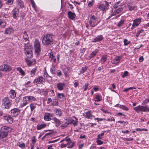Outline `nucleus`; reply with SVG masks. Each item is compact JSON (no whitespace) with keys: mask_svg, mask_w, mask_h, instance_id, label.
Listing matches in <instances>:
<instances>
[{"mask_svg":"<svg viewBox=\"0 0 149 149\" xmlns=\"http://www.w3.org/2000/svg\"><path fill=\"white\" fill-rule=\"evenodd\" d=\"M54 36L52 34L46 35L43 38L42 43L45 46H49L54 43Z\"/></svg>","mask_w":149,"mask_h":149,"instance_id":"1","label":"nucleus"},{"mask_svg":"<svg viewBox=\"0 0 149 149\" xmlns=\"http://www.w3.org/2000/svg\"><path fill=\"white\" fill-rule=\"evenodd\" d=\"M13 130L12 128L8 126L2 127L0 131V139L6 138L8 135V133L12 132Z\"/></svg>","mask_w":149,"mask_h":149,"instance_id":"2","label":"nucleus"},{"mask_svg":"<svg viewBox=\"0 0 149 149\" xmlns=\"http://www.w3.org/2000/svg\"><path fill=\"white\" fill-rule=\"evenodd\" d=\"M24 54L26 55V58H31L33 57L32 50L33 47L30 45H26L25 44L24 46Z\"/></svg>","mask_w":149,"mask_h":149,"instance_id":"3","label":"nucleus"},{"mask_svg":"<svg viewBox=\"0 0 149 149\" xmlns=\"http://www.w3.org/2000/svg\"><path fill=\"white\" fill-rule=\"evenodd\" d=\"M12 101L8 97H6L2 100V107L5 109H9L12 105Z\"/></svg>","mask_w":149,"mask_h":149,"instance_id":"4","label":"nucleus"},{"mask_svg":"<svg viewBox=\"0 0 149 149\" xmlns=\"http://www.w3.org/2000/svg\"><path fill=\"white\" fill-rule=\"evenodd\" d=\"M133 109L137 113H139L141 112H149V108L148 106H143L140 105L135 107Z\"/></svg>","mask_w":149,"mask_h":149,"instance_id":"5","label":"nucleus"},{"mask_svg":"<svg viewBox=\"0 0 149 149\" xmlns=\"http://www.w3.org/2000/svg\"><path fill=\"white\" fill-rule=\"evenodd\" d=\"M99 18L95 17L94 15H92L90 18L88 23L91 27H94L100 22Z\"/></svg>","mask_w":149,"mask_h":149,"instance_id":"6","label":"nucleus"},{"mask_svg":"<svg viewBox=\"0 0 149 149\" xmlns=\"http://www.w3.org/2000/svg\"><path fill=\"white\" fill-rule=\"evenodd\" d=\"M34 47L35 52L38 54H40L41 52V47L40 42L39 40L36 39L34 42Z\"/></svg>","mask_w":149,"mask_h":149,"instance_id":"7","label":"nucleus"},{"mask_svg":"<svg viewBox=\"0 0 149 149\" xmlns=\"http://www.w3.org/2000/svg\"><path fill=\"white\" fill-rule=\"evenodd\" d=\"M104 2L105 4H102L98 6V8L103 13L106 12L107 10L108 9V7L109 6V4L107 1H105Z\"/></svg>","mask_w":149,"mask_h":149,"instance_id":"8","label":"nucleus"},{"mask_svg":"<svg viewBox=\"0 0 149 149\" xmlns=\"http://www.w3.org/2000/svg\"><path fill=\"white\" fill-rule=\"evenodd\" d=\"M45 80V79L42 77L39 76L34 80L33 83L36 85L41 84L43 85Z\"/></svg>","mask_w":149,"mask_h":149,"instance_id":"9","label":"nucleus"},{"mask_svg":"<svg viewBox=\"0 0 149 149\" xmlns=\"http://www.w3.org/2000/svg\"><path fill=\"white\" fill-rule=\"evenodd\" d=\"M20 112L21 110L18 108H15L10 110L11 116L15 117L17 116L20 113Z\"/></svg>","mask_w":149,"mask_h":149,"instance_id":"10","label":"nucleus"},{"mask_svg":"<svg viewBox=\"0 0 149 149\" xmlns=\"http://www.w3.org/2000/svg\"><path fill=\"white\" fill-rule=\"evenodd\" d=\"M11 13V15L13 18L14 19H17L19 16V9L16 8H15Z\"/></svg>","mask_w":149,"mask_h":149,"instance_id":"11","label":"nucleus"},{"mask_svg":"<svg viewBox=\"0 0 149 149\" xmlns=\"http://www.w3.org/2000/svg\"><path fill=\"white\" fill-rule=\"evenodd\" d=\"M12 69L11 67L7 64H3L0 66V70L3 71L9 72Z\"/></svg>","mask_w":149,"mask_h":149,"instance_id":"12","label":"nucleus"},{"mask_svg":"<svg viewBox=\"0 0 149 149\" xmlns=\"http://www.w3.org/2000/svg\"><path fill=\"white\" fill-rule=\"evenodd\" d=\"M22 42H25L24 44V46H25V44H26V45H30L29 44V37L26 31H24Z\"/></svg>","mask_w":149,"mask_h":149,"instance_id":"13","label":"nucleus"},{"mask_svg":"<svg viewBox=\"0 0 149 149\" xmlns=\"http://www.w3.org/2000/svg\"><path fill=\"white\" fill-rule=\"evenodd\" d=\"M141 22V18H139L134 20H133V23L131 28V29L133 30L136 26H138L140 24Z\"/></svg>","mask_w":149,"mask_h":149,"instance_id":"14","label":"nucleus"},{"mask_svg":"<svg viewBox=\"0 0 149 149\" xmlns=\"http://www.w3.org/2000/svg\"><path fill=\"white\" fill-rule=\"evenodd\" d=\"M16 8L19 9H22L24 6V3L22 0H16Z\"/></svg>","mask_w":149,"mask_h":149,"instance_id":"15","label":"nucleus"},{"mask_svg":"<svg viewBox=\"0 0 149 149\" xmlns=\"http://www.w3.org/2000/svg\"><path fill=\"white\" fill-rule=\"evenodd\" d=\"M123 56H119L116 57L114 59L111 61V63L113 64H116L121 62L122 61Z\"/></svg>","mask_w":149,"mask_h":149,"instance_id":"16","label":"nucleus"},{"mask_svg":"<svg viewBox=\"0 0 149 149\" xmlns=\"http://www.w3.org/2000/svg\"><path fill=\"white\" fill-rule=\"evenodd\" d=\"M53 114L48 113H46L44 114V119L45 121H50L51 120H52V119H51V118L53 117Z\"/></svg>","mask_w":149,"mask_h":149,"instance_id":"17","label":"nucleus"},{"mask_svg":"<svg viewBox=\"0 0 149 149\" xmlns=\"http://www.w3.org/2000/svg\"><path fill=\"white\" fill-rule=\"evenodd\" d=\"M104 39L103 36L101 35L97 36L96 37L93 39L92 42H97L102 41Z\"/></svg>","mask_w":149,"mask_h":149,"instance_id":"18","label":"nucleus"},{"mask_svg":"<svg viewBox=\"0 0 149 149\" xmlns=\"http://www.w3.org/2000/svg\"><path fill=\"white\" fill-rule=\"evenodd\" d=\"M28 58H25V61L28 66H30L31 64L34 65L36 63V62L35 59H32L31 60Z\"/></svg>","mask_w":149,"mask_h":149,"instance_id":"19","label":"nucleus"},{"mask_svg":"<svg viewBox=\"0 0 149 149\" xmlns=\"http://www.w3.org/2000/svg\"><path fill=\"white\" fill-rule=\"evenodd\" d=\"M65 85V84L64 83L59 82L57 84L56 87L58 90L62 91L63 90Z\"/></svg>","mask_w":149,"mask_h":149,"instance_id":"20","label":"nucleus"},{"mask_svg":"<svg viewBox=\"0 0 149 149\" xmlns=\"http://www.w3.org/2000/svg\"><path fill=\"white\" fill-rule=\"evenodd\" d=\"M23 103L21 104L22 107H24L29 102L27 96H25L23 98Z\"/></svg>","mask_w":149,"mask_h":149,"instance_id":"21","label":"nucleus"},{"mask_svg":"<svg viewBox=\"0 0 149 149\" xmlns=\"http://www.w3.org/2000/svg\"><path fill=\"white\" fill-rule=\"evenodd\" d=\"M68 17L70 19L74 20L75 19L76 15L74 13L71 11H69L68 13Z\"/></svg>","mask_w":149,"mask_h":149,"instance_id":"22","label":"nucleus"},{"mask_svg":"<svg viewBox=\"0 0 149 149\" xmlns=\"http://www.w3.org/2000/svg\"><path fill=\"white\" fill-rule=\"evenodd\" d=\"M12 117L10 115H8L5 116H4L3 117L5 120H7L9 123H11L13 122L14 120Z\"/></svg>","mask_w":149,"mask_h":149,"instance_id":"23","label":"nucleus"},{"mask_svg":"<svg viewBox=\"0 0 149 149\" xmlns=\"http://www.w3.org/2000/svg\"><path fill=\"white\" fill-rule=\"evenodd\" d=\"M52 120L54 121V123L55 124L56 127H58L61 124V121L56 118L54 117L52 118Z\"/></svg>","mask_w":149,"mask_h":149,"instance_id":"24","label":"nucleus"},{"mask_svg":"<svg viewBox=\"0 0 149 149\" xmlns=\"http://www.w3.org/2000/svg\"><path fill=\"white\" fill-rule=\"evenodd\" d=\"M44 74L48 82L51 81L52 80V77L48 74L46 70H45V71L44 72Z\"/></svg>","mask_w":149,"mask_h":149,"instance_id":"25","label":"nucleus"},{"mask_svg":"<svg viewBox=\"0 0 149 149\" xmlns=\"http://www.w3.org/2000/svg\"><path fill=\"white\" fill-rule=\"evenodd\" d=\"M95 117V116L91 114L90 111H88L86 113V115H84V117L88 119H90V117Z\"/></svg>","mask_w":149,"mask_h":149,"instance_id":"26","label":"nucleus"},{"mask_svg":"<svg viewBox=\"0 0 149 149\" xmlns=\"http://www.w3.org/2000/svg\"><path fill=\"white\" fill-rule=\"evenodd\" d=\"M98 52V51L95 50V51L92 52L90 55L88 56V59L90 60L95 57L96 54Z\"/></svg>","mask_w":149,"mask_h":149,"instance_id":"27","label":"nucleus"},{"mask_svg":"<svg viewBox=\"0 0 149 149\" xmlns=\"http://www.w3.org/2000/svg\"><path fill=\"white\" fill-rule=\"evenodd\" d=\"M13 32L14 30L13 29L9 28L5 30L4 33L6 34H11Z\"/></svg>","mask_w":149,"mask_h":149,"instance_id":"28","label":"nucleus"},{"mask_svg":"<svg viewBox=\"0 0 149 149\" xmlns=\"http://www.w3.org/2000/svg\"><path fill=\"white\" fill-rule=\"evenodd\" d=\"M123 9L122 8H119L116 10H115L113 12V15L116 16L118 14H119L123 10Z\"/></svg>","mask_w":149,"mask_h":149,"instance_id":"29","label":"nucleus"},{"mask_svg":"<svg viewBox=\"0 0 149 149\" xmlns=\"http://www.w3.org/2000/svg\"><path fill=\"white\" fill-rule=\"evenodd\" d=\"M9 95L11 98L14 99L16 96V93L15 91L14 90H11L9 93Z\"/></svg>","mask_w":149,"mask_h":149,"instance_id":"30","label":"nucleus"},{"mask_svg":"<svg viewBox=\"0 0 149 149\" xmlns=\"http://www.w3.org/2000/svg\"><path fill=\"white\" fill-rule=\"evenodd\" d=\"M76 120H72L70 121V124H73L74 126L77 125L78 122V119L76 117H74Z\"/></svg>","mask_w":149,"mask_h":149,"instance_id":"31","label":"nucleus"},{"mask_svg":"<svg viewBox=\"0 0 149 149\" xmlns=\"http://www.w3.org/2000/svg\"><path fill=\"white\" fill-rule=\"evenodd\" d=\"M46 126V124L45 123L42 124H38L37 126V129L38 130H40L43 128L45 127Z\"/></svg>","mask_w":149,"mask_h":149,"instance_id":"32","label":"nucleus"},{"mask_svg":"<svg viewBox=\"0 0 149 149\" xmlns=\"http://www.w3.org/2000/svg\"><path fill=\"white\" fill-rule=\"evenodd\" d=\"M95 98L96 100H95V101L96 102H98L102 100V96L99 95H97L96 96Z\"/></svg>","mask_w":149,"mask_h":149,"instance_id":"33","label":"nucleus"},{"mask_svg":"<svg viewBox=\"0 0 149 149\" xmlns=\"http://www.w3.org/2000/svg\"><path fill=\"white\" fill-rule=\"evenodd\" d=\"M87 68L88 67L86 66L82 67V68L80 70V72L79 73V74L80 75L85 72L87 70Z\"/></svg>","mask_w":149,"mask_h":149,"instance_id":"34","label":"nucleus"},{"mask_svg":"<svg viewBox=\"0 0 149 149\" xmlns=\"http://www.w3.org/2000/svg\"><path fill=\"white\" fill-rule=\"evenodd\" d=\"M56 114L60 116L61 115V110L60 109H55V110Z\"/></svg>","mask_w":149,"mask_h":149,"instance_id":"35","label":"nucleus"},{"mask_svg":"<svg viewBox=\"0 0 149 149\" xmlns=\"http://www.w3.org/2000/svg\"><path fill=\"white\" fill-rule=\"evenodd\" d=\"M127 6L129 10L130 11H132L134 9L136 8V6H134L131 5L130 3H129L127 4Z\"/></svg>","mask_w":149,"mask_h":149,"instance_id":"36","label":"nucleus"},{"mask_svg":"<svg viewBox=\"0 0 149 149\" xmlns=\"http://www.w3.org/2000/svg\"><path fill=\"white\" fill-rule=\"evenodd\" d=\"M37 70V68H35L33 69L31 71V77H33L36 73Z\"/></svg>","mask_w":149,"mask_h":149,"instance_id":"37","label":"nucleus"},{"mask_svg":"<svg viewBox=\"0 0 149 149\" xmlns=\"http://www.w3.org/2000/svg\"><path fill=\"white\" fill-rule=\"evenodd\" d=\"M70 69V68L68 67H66L64 69L63 71L64 74L65 76H66L67 73L69 71Z\"/></svg>","mask_w":149,"mask_h":149,"instance_id":"38","label":"nucleus"},{"mask_svg":"<svg viewBox=\"0 0 149 149\" xmlns=\"http://www.w3.org/2000/svg\"><path fill=\"white\" fill-rule=\"evenodd\" d=\"M29 101L32 102L35 101L36 98L34 97L31 96H27Z\"/></svg>","mask_w":149,"mask_h":149,"instance_id":"39","label":"nucleus"},{"mask_svg":"<svg viewBox=\"0 0 149 149\" xmlns=\"http://www.w3.org/2000/svg\"><path fill=\"white\" fill-rule=\"evenodd\" d=\"M107 60V56H103L100 59V61L101 62V63H104V62Z\"/></svg>","mask_w":149,"mask_h":149,"instance_id":"40","label":"nucleus"},{"mask_svg":"<svg viewBox=\"0 0 149 149\" xmlns=\"http://www.w3.org/2000/svg\"><path fill=\"white\" fill-rule=\"evenodd\" d=\"M58 101L57 100L54 99L53 100L52 104L54 106H57L58 105Z\"/></svg>","mask_w":149,"mask_h":149,"instance_id":"41","label":"nucleus"},{"mask_svg":"<svg viewBox=\"0 0 149 149\" xmlns=\"http://www.w3.org/2000/svg\"><path fill=\"white\" fill-rule=\"evenodd\" d=\"M6 24L5 21L0 19V25L3 27L5 26Z\"/></svg>","mask_w":149,"mask_h":149,"instance_id":"42","label":"nucleus"},{"mask_svg":"<svg viewBox=\"0 0 149 149\" xmlns=\"http://www.w3.org/2000/svg\"><path fill=\"white\" fill-rule=\"evenodd\" d=\"M51 53H52V52L51 51ZM49 58H51L52 60H53L54 62H55L56 61L55 57L53 56L52 54L50 53V55L49 56Z\"/></svg>","mask_w":149,"mask_h":149,"instance_id":"43","label":"nucleus"},{"mask_svg":"<svg viewBox=\"0 0 149 149\" xmlns=\"http://www.w3.org/2000/svg\"><path fill=\"white\" fill-rule=\"evenodd\" d=\"M57 96L58 97V100L62 99L63 97H65L63 93H58Z\"/></svg>","mask_w":149,"mask_h":149,"instance_id":"44","label":"nucleus"},{"mask_svg":"<svg viewBox=\"0 0 149 149\" xmlns=\"http://www.w3.org/2000/svg\"><path fill=\"white\" fill-rule=\"evenodd\" d=\"M124 22L125 21L124 19L121 20L117 24L118 26V27L121 26L124 24Z\"/></svg>","mask_w":149,"mask_h":149,"instance_id":"45","label":"nucleus"},{"mask_svg":"<svg viewBox=\"0 0 149 149\" xmlns=\"http://www.w3.org/2000/svg\"><path fill=\"white\" fill-rule=\"evenodd\" d=\"M17 69L22 75H25V72L20 67H18L17 68Z\"/></svg>","mask_w":149,"mask_h":149,"instance_id":"46","label":"nucleus"},{"mask_svg":"<svg viewBox=\"0 0 149 149\" xmlns=\"http://www.w3.org/2000/svg\"><path fill=\"white\" fill-rule=\"evenodd\" d=\"M6 3L8 5H10L12 4L14 0H6Z\"/></svg>","mask_w":149,"mask_h":149,"instance_id":"47","label":"nucleus"},{"mask_svg":"<svg viewBox=\"0 0 149 149\" xmlns=\"http://www.w3.org/2000/svg\"><path fill=\"white\" fill-rule=\"evenodd\" d=\"M119 108L125 111H128L129 110V109L128 107H125V106L123 105H120L119 106Z\"/></svg>","mask_w":149,"mask_h":149,"instance_id":"48","label":"nucleus"},{"mask_svg":"<svg viewBox=\"0 0 149 149\" xmlns=\"http://www.w3.org/2000/svg\"><path fill=\"white\" fill-rule=\"evenodd\" d=\"M120 3V1H119L116 2L115 4H114L113 6V8H117L119 6H121V5H119Z\"/></svg>","mask_w":149,"mask_h":149,"instance_id":"49","label":"nucleus"},{"mask_svg":"<svg viewBox=\"0 0 149 149\" xmlns=\"http://www.w3.org/2000/svg\"><path fill=\"white\" fill-rule=\"evenodd\" d=\"M17 146H19L21 148H24L25 147V145L24 143H20V142H18L17 143Z\"/></svg>","mask_w":149,"mask_h":149,"instance_id":"50","label":"nucleus"},{"mask_svg":"<svg viewBox=\"0 0 149 149\" xmlns=\"http://www.w3.org/2000/svg\"><path fill=\"white\" fill-rule=\"evenodd\" d=\"M75 143V142H71V143L67 146V148H72L74 147Z\"/></svg>","mask_w":149,"mask_h":149,"instance_id":"51","label":"nucleus"},{"mask_svg":"<svg viewBox=\"0 0 149 149\" xmlns=\"http://www.w3.org/2000/svg\"><path fill=\"white\" fill-rule=\"evenodd\" d=\"M67 3L68 4V5H67V7L68 8H69L70 9L72 10L74 8L72 5L70 4L68 2Z\"/></svg>","mask_w":149,"mask_h":149,"instance_id":"52","label":"nucleus"},{"mask_svg":"<svg viewBox=\"0 0 149 149\" xmlns=\"http://www.w3.org/2000/svg\"><path fill=\"white\" fill-rule=\"evenodd\" d=\"M105 131H103L100 134H99L97 135V139H100L102 138V136H103L104 134V132H105Z\"/></svg>","mask_w":149,"mask_h":149,"instance_id":"53","label":"nucleus"},{"mask_svg":"<svg viewBox=\"0 0 149 149\" xmlns=\"http://www.w3.org/2000/svg\"><path fill=\"white\" fill-rule=\"evenodd\" d=\"M36 107V106L34 104L32 103L30 104V108L31 111H33Z\"/></svg>","mask_w":149,"mask_h":149,"instance_id":"54","label":"nucleus"},{"mask_svg":"<svg viewBox=\"0 0 149 149\" xmlns=\"http://www.w3.org/2000/svg\"><path fill=\"white\" fill-rule=\"evenodd\" d=\"M130 43V41H128L127 39H125L124 40V45L125 46L127 45Z\"/></svg>","mask_w":149,"mask_h":149,"instance_id":"55","label":"nucleus"},{"mask_svg":"<svg viewBox=\"0 0 149 149\" xmlns=\"http://www.w3.org/2000/svg\"><path fill=\"white\" fill-rule=\"evenodd\" d=\"M135 130L136 131H148V130L147 129H145L144 128H137L135 129Z\"/></svg>","mask_w":149,"mask_h":149,"instance_id":"56","label":"nucleus"},{"mask_svg":"<svg viewBox=\"0 0 149 149\" xmlns=\"http://www.w3.org/2000/svg\"><path fill=\"white\" fill-rule=\"evenodd\" d=\"M143 31V30L141 29L140 30H139V31H137L136 33V37H138L139 35H140L141 33H142Z\"/></svg>","mask_w":149,"mask_h":149,"instance_id":"57","label":"nucleus"},{"mask_svg":"<svg viewBox=\"0 0 149 149\" xmlns=\"http://www.w3.org/2000/svg\"><path fill=\"white\" fill-rule=\"evenodd\" d=\"M50 72L51 73L53 74H55L56 72L55 70V67H53L51 68Z\"/></svg>","mask_w":149,"mask_h":149,"instance_id":"58","label":"nucleus"},{"mask_svg":"<svg viewBox=\"0 0 149 149\" xmlns=\"http://www.w3.org/2000/svg\"><path fill=\"white\" fill-rule=\"evenodd\" d=\"M128 75V72L127 71H125L123 74L122 75V77L123 78H124L127 76Z\"/></svg>","mask_w":149,"mask_h":149,"instance_id":"59","label":"nucleus"},{"mask_svg":"<svg viewBox=\"0 0 149 149\" xmlns=\"http://www.w3.org/2000/svg\"><path fill=\"white\" fill-rule=\"evenodd\" d=\"M89 84L88 83L86 84H85L84 86V91H86L87 90V88L88 87Z\"/></svg>","mask_w":149,"mask_h":149,"instance_id":"60","label":"nucleus"},{"mask_svg":"<svg viewBox=\"0 0 149 149\" xmlns=\"http://www.w3.org/2000/svg\"><path fill=\"white\" fill-rule=\"evenodd\" d=\"M133 139L132 138L130 137L129 138H124L123 140L125 141H132L133 140Z\"/></svg>","mask_w":149,"mask_h":149,"instance_id":"61","label":"nucleus"},{"mask_svg":"<svg viewBox=\"0 0 149 149\" xmlns=\"http://www.w3.org/2000/svg\"><path fill=\"white\" fill-rule=\"evenodd\" d=\"M118 123H120V124H128V122L127 121H118L117 122Z\"/></svg>","mask_w":149,"mask_h":149,"instance_id":"62","label":"nucleus"},{"mask_svg":"<svg viewBox=\"0 0 149 149\" xmlns=\"http://www.w3.org/2000/svg\"><path fill=\"white\" fill-rule=\"evenodd\" d=\"M50 95L51 96H53L55 95V93H54V91L53 90H52L50 91Z\"/></svg>","mask_w":149,"mask_h":149,"instance_id":"63","label":"nucleus"},{"mask_svg":"<svg viewBox=\"0 0 149 149\" xmlns=\"http://www.w3.org/2000/svg\"><path fill=\"white\" fill-rule=\"evenodd\" d=\"M57 73L59 77H60V76H61V75H62V73L61 72L60 70H58L57 71Z\"/></svg>","mask_w":149,"mask_h":149,"instance_id":"64","label":"nucleus"}]
</instances>
